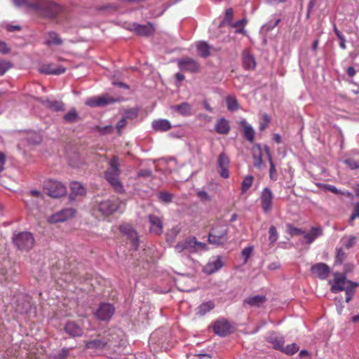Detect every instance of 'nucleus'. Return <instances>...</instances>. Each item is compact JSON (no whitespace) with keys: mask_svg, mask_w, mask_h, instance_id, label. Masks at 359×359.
I'll return each instance as SVG.
<instances>
[{"mask_svg":"<svg viewBox=\"0 0 359 359\" xmlns=\"http://www.w3.org/2000/svg\"><path fill=\"white\" fill-rule=\"evenodd\" d=\"M119 158L114 156L109 161V167L104 172V177L117 193L124 192V188L119 180L121 175Z\"/></svg>","mask_w":359,"mask_h":359,"instance_id":"f257e3e1","label":"nucleus"},{"mask_svg":"<svg viewBox=\"0 0 359 359\" xmlns=\"http://www.w3.org/2000/svg\"><path fill=\"white\" fill-rule=\"evenodd\" d=\"M28 7L39 11L48 18H55L62 11V8L58 4L48 0H39L28 4Z\"/></svg>","mask_w":359,"mask_h":359,"instance_id":"f03ea898","label":"nucleus"},{"mask_svg":"<svg viewBox=\"0 0 359 359\" xmlns=\"http://www.w3.org/2000/svg\"><path fill=\"white\" fill-rule=\"evenodd\" d=\"M229 228L222 224H217L211 228L208 241L210 244L216 246H223L229 240Z\"/></svg>","mask_w":359,"mask_h":359,"instance_id":"7ed1b4c3","label":"nucleus"},{"mask_svg":"<svg viewBox=\"0 0 359 359\" xmlns=\"http://www.w3.org/2000/svg\"><path fill=\"white\" fill-rule=\"evenodd\" d=\"M34 238L29 231H22L13 234V243L18 250L20 251H29L34 245Z\"/></svg>","mask_w":359,"mask_h":359,"instance_id":"20e7f679","label":"nucleus"},{"mask_svg":"<svg viewBox=\"0 0 359 359\" xmlns=\"http://www.w3.org/2000/svg\"><path fill=\"white\" fill-rule=\"evenodd\" d=\"M43 187L47 194L53 198H60L67 192L66 187L62 182L50 179L44 181Z\"/></svg>","mask_w":359,"mask_h":359,"instance_id":"39448f33","label":"nucleus"},{"mask_svg":"<svg viewBox=\"0 0 359 359\" xmlns=\"http://www.w3.org/2000/svg\"><path fill=\"white\" fill-rule=\"evenodd\" d=\"M121 202L118 199L104 200L97 204V210L104 217H109L116 212L120 208Z\"/></svg>","mask_w":359,"mask_h":359,"instance_id":"423d86ee","label":"nucleus"},{"mask_svg":"<svg viewBox=\"0 0 359 359\" xmlns=\"http://www.w3.org/2000/svg\"><path fill=\"white\" fill-rule=\"evenodd\" d=\"M273 194L269 187H264L260 194V205L264 214H269L273 209Z\"/></svg>","mask_w":359,"mask_h":359,"instance_id":"0eeeda50","label":"nucleus"},{"mask_svg":"<svg viewBox=\"0 0 359 359\" xmlns=\"http://www.w3.org/2000/svg\"><path fill=\"white\" fill-rule=\"evenodd\" d=\"M115 312L114 306L109 303H101L94 313L95 317L101 321L109 320Z\"/></svg>","mask_w":359,"mask_h":359,"instance_id":"6e6552de","label":"nucleus"},{"mask_svg":"<svg viewBox=\"0 0 359 359\" xmlns=\"http://www.w3.org/2000/svg\"><path fill=\"white\" fill-rule=\"evenodd\" d=\"M229 165L230 160L228 156L224 152L219 154L217 161V172L224 179H227L229 177Z\"/></svg>","mask_w":359,"mask_h":359,"instance_id":"1a4fd4ad","label":"nucleus"},{"mask_svg":"<svg viewBox=\"0 0 359 359\" xmlns=\"http://www.w3.org/2000/svg\"><path fill=\"white\" fill-rule=\"evenodd\" d=\"M76 210L74 208H65L51 215L48 218L50 223L63 222L74 216Z\"/></svg>","mask_w":359,"mask_h":359,"instance_id":"9d476101","label":"nucleus"},{"mask_svg":"<svg viewBox=\"0 0 359 359\" xmlns=\"http://www.w3.org/2000/svg\"><path fill=\"white\" fill-rule=\"evenodd\" d=\"M109 339L98 335L97 338L85 342V349L104 350L109 344Z\"/></svg>","mask_w":359,"mask_h":359,"instance_id":"9b49d317","label":"nucleus"},{"mask_svg":"<svg viewBox=\"0 0 359 359\" xmlns=\"http://www.w3.org/2000/svg\"><path fill=\"white\" fill-rule=\"evenodd\" d=\"M120 231L128 239L130 240L131 244L135 250H137L139 246V238L137 231L133 227L128 224H123L119 226Z\"/></svg>","mask_w":359,"mask_h":359,"instance_id":"f8f14e48","label":"nucleus"},{"mask_svg":"<svg viewBox=\"0 0 359 359\" xmlns=\"http://www.w3.org/2000/svg\"><path fill=\"white\" fill-rule=\"evenodd\" d=\"M215 334L220 337H226L232 332V327L226 319L216 320L212 325Z\"/></svg>","mask_w":359,"mask_h":359,"instance_id":"ddd939ff","label":"nucleus"},{"mask_svg":"<svg viewBox=\"0 0 359 359\" xmlns=\"http://www.w3.org/2000/svg\"><path fill=\"white\" fill-rule=\"evenodd\" d=\"M37 100L53 111L58 112L64 111L65 110V104L62 101L43 97H38Z\"/></svg>","mask_w":359,"mask_h":359,"instance_id":"4468645a","label":"nucleus"},{"mask_svg":"<svg viewBox=\"0 0 359 359\" xmlns=\"http://www.w3.org/2000/svg\"><path fill=\"white\" fill-rule=\"evenodd\" d=\"M311 272L313 275L319 278L320 279L325 280L330 273V269L327 264L320 262L315 264L311 266Z\"/></svg>","mask_w":359,"mask_h":359,"instance_id":"2eb2a0df","label":"nucleus"},{"mask_svg":"<svg viewBox=\"0 0 359 359\" xmlns=\"http://www.w3.org/2000/svg\"><path fill=\"white\" fill-rule=\"evenodd\" d=\"M178 66L182 71L192 73L198 72L200 69L199 64L191 58H185L178 62Z\"/></svg>","mask_w":359,"mask_h":359,"instance_id":"dca6fc26","label":"nucleus"},{"mask_svg":"<svg viewBox=\"0 0 359 359\" xmlns=\"http://www.w3.org/2000/svg\"><path fill=\"white\" fill-rule=\"evenodd\" d=\"M39 71L41 74L47 75H60L66 72V69L60 65H55L53 64H43Z\"/></svg>","mask_w":359,"mask_h":359,"instance_id":"f3484780","label":"nucleus"},{"mask_svg":"<svg viewBox=\"0 0 359 359\" xmlns=\"http://www.w3.org/2000/svg\"><path fill=\"white\" fill-rule=\"evenodd\" d=\"M266 341L271 344L273 348L281 351L285 344V338L276 332H271L266 337Z\"/></svg>","mask_w":359,"mask_h":359,"instance_id":"a211bd4d","label":"nucleus"},{"mask_svg":"<svg viewBox=\"0 0 359 359\" xmlns=\"http://www.w3.org/2000/svg\"><path fill=\"white\" fill-rule=\"evenodd\" d=\"M67 334L72 337H81L83 333V328L76 322L68 320L64 327Z\"/></svg>","mask_w":359,"mask_h":359,"instance_id":"6ab92c4d","label":"nucleus"},{"mask_svg":"<svg viewBox=\"0 0 359 359\" xmlns=\"http://www.w3.org/2000/svg\"><path fill=\"white\" fill-rule=\"evenodd\" d=\"M114 100L107 97H93L86 100V104L91 107H104L108 104L113 103Z\"/></svg>","mask_w":359,"mask_h":359,"instance_id":"aec40b11","label":"nucleus"},{"mask_svg":"<svg viewBox=\"0 0 359 359\" xmlns=\"http://www.w3.org/2000/svg\"><path fill=\"white\" fill-rule=\"evenodd\" d=\"M149 222L151 224L150 231L154 234L160 235L163 232V222L161 219L155 215H148Z\"/></svg>","mask_w":359,"mask_h":359,"instance_id":"412c9836","label":"nucleus"},{"mask_svg":"<svg viewBox=\"0 0 359 359\" xmlns=\"http://www.w3.org/2000/svg\"><path fill=\"white\" fill-rule=\"evenodd\" d=\"M133 30L140 36H149L152 35L155 31V28L151 23L147 25H140L134 23L133 25Z\"/></svg>","mask_w":359,"mask_h":359,"instance_id":"4be33fe9","label":"nucleus"},{"mask_svg":"<svg viewBox=\"0 0 359 359\" xmlns=\"http://www.w3.org/2000/svg\"><path fill=\"white\" fill-rule=\"evenodd\" d=\"M349 280H347L344 276L343 277H334V283L331 285L330 290L332 293H337L340 291H344L348 285Z\"/></svg>","mask_w":359,"mask_h":359,"instance_id":"5701e85b","label":"nucleus"},{"mask_svg":"<svg viewBox=\"0 0 359 359\" xmlns=\"http://www.w3.org/2000/svg\"><path fill=\"white\" fill-rule=\"evenodd\" d=\"M70 199H74L76 196H84L86 194V189L82 184L79 182H72L70 184Z\"/></svg>","mask_w":359,"mask_h":359,"instance_id":"b1692460","label":"nucleus"},{"mask_svg":"<svg viewBox=\"0 0 359 359\" xmlns=\"http://www.w3.org/2000/svg\"><path fill=\"white\" fill-rule=\"evenodd\" d=\"M170 108L173 111L177 112L183 116H189L192 114L191 106L187 102H182L180 104L172 105Z\"/></svg>","mask_w":359,"mask_h":359,"instance_id":"393cba45","label":"nucleus"},{"mask_svg":"<svg viewBox=\"0 0 359 359\" xmlns=\"http://www.w3.org/2000/svg\"><path fill=\"white\" fill-rule=\"evenodd\" d=\"M240 125L243 127V133L245 138L250 143L254 142L255 133L253 128L245 119L240 122Z\"/></svg>","mask_w":359,"mask_h":359,"instance_id":"a878e982","label":"nucleus"},{"mask_svg":"<svg viewBox=\"0 0 359 359\" xmlns=\"http://www.w3.org/2000/svg\"><path fill=\"white\" fill-rule=\"evenodd\" d=\"M243 65L246 70H252L255 68L256 62L254 56L245 50L242 55Z\"/></svg>","mask_w":359,"mask_h":359,"instance_id":"bb28decb","label":"nucleus"},{"mask_svg":"<svg viewBox=\"0 0 359 359\" xmlns=\"http://www.w3.org/2000/svg\"><path fill=\"white\" fill-rule=\"evenodd\" d=\"M253 165L261 168L263 165L262 152L260 144H257L252 151Z\"/></svg>","mask_w":359,"mask_h":359,"instance_id":"cd10ccee","label":"nucleus"},{"mask_svg":"<svg viewBox=\"0 0 359 359\" xmlns=\"http://www.w3.org/2000/svg\"><path fill=\"white\" fill-rule=\"evenodd\" d=\"M215 130L218 134L226 135L230 130V126L226 119L221 118L216 122Z\"/></svg>","mask_w":359,"mask_h":359,"instance_id":"c85d7f7f","label":"nucleus"},{"mask_svg":"<svg viewBox=\"0 0 359 359\" xmlns=\"http://www.w3.org/2000/svg\"><path fill=\"white\" fill-rule=\"evenodd\" d=\"M264 151L266 154L270 168H269V177L271 180L276 181L278 179V174L275 167V164L272 160V156L270 151V149L267 145L264 146Z\"/></svg>","mask_w":359,"mask_h":359,"instance_id":"c756f323","label":"nucleus"},{"mask_svg":"<svg viewBox=\"0 0 359 359\" xmlns=\"http://www.w3.org/2000/svg\"><path fill=\"white\" fill-rule=\"evenodd\" d=\"M266 301L264 295H255L249 297L244 300V304H247L251 306L259 307Z\"/></svg>","mask_w":359,"mask_h":359,"instance_id":"7c9ffc66","label":"nucleus"},{"mask_svg":"<svg viewBox=\"0 0 359 359\" xmlns=\"http://www.w3.org/2000/svg\"><path fill=\"white\" fill-rule=\"evenodd\" d=\"M210 46L205 41H199L196 44L197 53L203 58H206L210 55Z\"/></svg>","mask_w":359,"mask_h":359,"instance_id":"2f4dec72","label":"nucleus"},{"mask_svg":"<svg viewBox=\"0 0 359 359\" xmlns=\"http://www.w3.org/2000/svg\"><path fill=\"white\" fill-rule=\"evenodd\" d=\"M153 128L156 131H167L171 128V124L169 121L166 119H158L153 121Z\"/></svg>","mask_w":359,"mask_h":359,"instance_id":"473e14b6","label":"nucleus"},{"mask_svg":"<svg viewBox=\"0 0 359 359\" xmlns=\"http://www.w3.org/2000/svg\"><path fill=\"white\" fill-rule=\"evenodd\" d=\"M63 120L67 123H74L80 121V117L76 109L75 108H72L63 116Z\"/></svg>","mask_w":359,"mask_h":359,"instance_id":"72a5a7b5","label":"nucleus"},{"mask_svg":"<svg viewBox=\"0 0 359 359\" xmlns=\"http://www.w3.org/2000/svg\"><path fill=\"white\" fill-rule=\"evenodd\" d=\"M359 286V283L348 281V285L347 288L344 290L346 294V302H349L353 297L355 293V287Z\"/></svg>","mask_w":359,"mask_h":359,"instance_id":"f704fd0d","label":"nucleus"},{"mask_svg":"<svg viewBox=\"0 0 359 359\" xmlns=\"http://www.w3.org/2000/svg\"><path fill=\"white\" fill-rule=\"evenodd\" d=\"M214 307L215 304L212 301L203 302L198 306L196 313L199 316H204L208 312L213 309Z\"/></svg>","mask_w":359,"mask_h":359,"instance_id":"c9c22d12","label":"nucleus"},{"mask_svg":"<svg viewBox=\"0 0 359 359\" xmlns=\"http://www.w3.org/2000/svg\"><path fill=\"white\" fill-rule=\"evenodd\" d=\"M223 266V262L220 257H218L217 259L213 261L212 262H210L207 264L206 269L207 271L209 273H212L218 270H219Z\"/></svg>","mask_w":359,"mask_h":359,"instance_id":"e433bc0d","label":"nucleus"},{"mask_svg":"<svg viewBox=\"0 0 359 359\" xmlns=\"http://www.w3.org/2000/svg\"><path fill=\"white\" fill-rule=\"evenodd\" d=\"M48 38L46 43L48 46L56 45L60 46L62 43V40L60 38L59 35L55 32H48Z\"/></svg>","mask_w":359,"mask_h":359,"instance_id":"4c0bfd02","label":"nucleus"},{"mask_svg":"<svg viewBox=\"0 0 359 359\" xmlns=\"http://www.w3.org/2000/svg\"><path fill=\"white\" fill-rule=\"evenodd\" d=\"M226 107L229 111H235L239 109L238 100L235 96L229 95L226 97Z\"/></svg>","mask_w":359,"mask_h":359,"instance_id":"58836bf2","label":"nucleus"},{"mask_svg":"<svg viewBox=\"0 0 359 359\" xmlns=\"http://www.w3.org/2000/svg\"><path fill=\"white\" fill-rule=\"evenodd\" d=\"M299 346L296 343L287 345L285 347H283L280 352L287 355H292L299 351Z\"/></svg>","mask_w":359,"mask_h":359,"instance_id":"ea45409f","label":"nucleus"},{"mask_svg":"<svg viewBox=\"0 0 359 359\" xmlns=\"http://www.w3.org/2000/svg\"><path fill=\"white\" fill-rule=\"evenodd\" d=\"M254 177L252 175L246 176L241 183V192H246L252 186Z\"/></svg>","mask_w":359,"mask_h":359,"instance_id":"a19ab883","label":"nucleus"},{"mask_svg":"<svg viewBox=\"0 0 359 359\" xmlns=\"http://www.w3.org/2000/svg\"><path fill=\"white\" fill-rule=\"evenodd\" d=\"M185 243L187 246V250L189 252H194L197 250V243L195 237L185 239Z\"/></svg>","mask_w":359,"mask_h":359,"instance_id":"79ce46f5","label":"nucleus"},{"mask_svg":"<svg viewBox=\"0 0 359 359\" xmlns=\"http://www.w3.org/2000/svg\"><path fill=\"white\" fill-rule=\"evenodd\" d=\"M346 257V252L343 250L342 248H337L336 250V255H335V260H334V264H341L344 259Z\"/></svg>","mask_w":359,"mask_h":359,"instance_id":"37998d69","label":"nucleus"},{"mask_svg":"<svg viewBox=\"0 0 359 359\" xmlns=\"http://www.w3.org/2000/svg\"><path fill=\"white\" fill-rule=\"evenodd\" d=\"M158 199L165 203H169L173 198V195L168 191H160L158 194Z\"/></svg>","mask_w":359,"mask_h":359,"instance_id":"c03bdc74","label":"nucleus"},{"mask_svg":"<svg viewBox=\"0 0 359 359\" xmlns=\"http://www.w3.org/2000/svg\"><path fill=\"white\" fill-rule=\"evenodd\" d=\"M344 163L351 170L359 169V158H348L345 159Z\"/></svg>","mask_w":359,"mask_h":359,"instance_id":"a18cd8bd","label":"nucleus"},{"mask_svg":"<svg viewBox=\"0 0 359 359\" xmlns=\"http://www.w3.org/2000/svg\"><path fill=\"white\" fill-rule=\"evenodd\" d=\"M31 309V305L28 302L24 301L22 303V306L20 304H18L15 308V310L19 313H27Z\"/></svg>","mask_w":359,"mask_h":359,"instance_id":"49530a36","label":"nucleus"},{"mask_svg":"<svg viewBox=\"0 0 359 359\" xmlns=\"http://www.w3.org/2000/svg\"><path fill=\"white\" fill-rule=\"evenodd\" d=\"M356 218H359V202H356L353 204V210L349 217L348 224L353 225V222Z\"/></svg>","mask_w":359,"mask_h":359,"instance_id":"de8ad7c7","label":"nucleus"},{"mask_svg":"<svg viewBox=\"0 0 359 359\" xmlns=\"http://www.w3.org/2000/svg\"><path fill=\"white\" fill-rule=\"evenodd\" d=\"M269 241L271 244L274 243L278 238V234L276 228L274 226H271L269 229Z\"/></svg>","mask_w":359,"mask_h":359,"instance_id":"09e8293b","label":"nucleus"},{"mask_svg":"<svg viewBox=\"0 0 359 359\" xmlns=\"http://www.w3.org/2000/svg\"><path fill=\"white\" fill-rule=\"evenodd\" d=\"M287 229L288 233L292 236L302 235L305 233V231L304 230H302V229L294 227L291 224H287Z\"/></svg>","mask_w":359,"mask_h":359,"instance_id":"8fccbe9b","label":"nucleus"},{"mask_svg":"<svg viewBox=\"0 0 359 359\" xmlns=\"http://www.w3.org/2000/svg\"><path fill=\"white\" fill-rule=\"evenodd\" d=\"M139 110L137 108H131L124 112L123 116L127 119H135L137 117Z\"/></svg>","mask_w":359,"mask_h":359,"instance_id":"3c124183","label":"nucleus"},{"mask_svg":"<svg viewBox=\"0 0 359 359\" xmlns=\"http://www.w3.org/2000/svg\"><path fill=\"white\" fill-rule=\"evenodd\" d=\"M12 67L13 64L11 62L6 60H0V75H4Z\"/></svg>","mask_w":359,"mask_h":359,"instance_id":"603ef678","label":"nucleus"},{"mask_svg":"<svg viewBox=\"0 0 359 359\" xmlns=\"http://www.w3.org/2000/svg\"><path fill=\"white\" fill-rule=\"evenodd\" d=\"M252 251H253V246H248L246 248H245L242 252H241V255L243 256V257L244 258V263L246 264L248 261V259H250L252 253Z\"/></svg>","mask_w":359,"mask_h":359,"instance_id":"864d4df0","label":"nucleus"},{"mask_svg":"<svg viewBox=\"0 0 359 359\" xmlns=\"http://www.w3.org/2000/svg\"><path fill=\"white\" fill-rule=\"evenodd\" d=\"M233 9L232 8L227 9L226 11L224 19L222 23L227 22L229 24H231L232 23L231 21L233 20Z\"/></svg>","mask_w":359,"mask_h":359,"instance_id":"5fc2aeb1","label":"nucleus"},{"mask_svg":"<svg viewBox=\"0 0 359 359\" xmlns=\"http://www.w3.org/2000/svg\"><path fill=\"white\" fill-rule=\"evenodd\" d=\"M69 353V349L63 348L57 354L55 355V359H65Z\"/></svg>","mask_w":359,"mask_h":359,"instance_id":"6e6d98bb","label":"nucleus"},{"mask_svg":"<svg viewBox=\"0 0 359 359\" xmlns=\"http://www.w3.org/2000/svg\"><path fill=\"white\" fill-rule=\"evenodd\" d=\"M337 311L339 314H341L344 308L342 305V297H335L334 299Z\"/></svg>","mask_w":359,"mask_h":359,"instance_id":"4d7b16f0","label":"nucleus"},{"mask_svg":"<svg viewBox=\"0 0 359 359\" xmlns=\"http://www.w3.org/2000/svg\"><path fill=\"white\" fill-rule=\"evenodd\" d=\"M310 233L316 239L323 235V230L320 227H312Z\"/></svg>","mask_w":359,"mask_h":359,"instance_id":"13d9d810","label":"nucleus"},{"mask_svg":"<svg viewBox=\"0 0 359 359\" xmlns=\"http://www.w3.org/2000/svg\"><path fill=\"white\" fill-rule=\"evenodd\" d=\"M152 172L149 169H142L137 172L139 177L147 178L151 176Z\"/></svg>","mask_w":359,"mask_h":359,"instance_id":"bf43d9fd","label":"nucleus"},{"mask_svg":"<svg viewBox=\"0 0 359 359\" xmlns=\"http://www.w3.org/2000/svg\"><path fill=\"white\" fill-rule=\"evenodd\" d=\"M197 196L202 201L206 202L210 201V197L205 191H199L197 193Z\"/></svg>","mask_w":359,"mask_h":359,"instance_id":"052dcab7","label":"nucleus"},{"mask_svg":"<svg viewBox=\"0 0 359 359\" xmlns=\"http://www.w3.org/2000/svg\"><path fill=\"white\" fill-rule=\"evenodd\" d=\"M126 118L124 116H123V118L118 121L116 124V128L119 134H121V130L126 126Z\"/></svg>","mask_w":359,"mask_h":359,"instance_id":"680f3d73","label":"nucleus"},{"mask_svg":"<svg viewBox=\"0 0 359 359\" xmlns=\"http://www.w3.org/2000/svg\"><path fill=\"white\" fill-rule=\"evenodd\" d=\"M316 0H309L308 7H307V11L306 14V18L309 19L311 17V13L312 12V10L315 6Z\"/></svg>","mask_w":359,"mask_h":359,"instance_id":"e2e57ef3","label":"nucleus"},{"mask_svg":"<svg viewBox=\"0 0 359 359\" xmlns=\"http://www.w3.org/2000/svg\"><path fill=\"white\" fill-rule=\"evenodd\" d=\"M356 243V238L354 236H351L348 241L344 244V246L347 249H350L353 247Z\"/></svg>","mask_w":359,"mask_h":359,"instance_id":"0e129e2a","label":"nucleus"},{"mask_svg":"<svg viewBox=\"0 0 359 359\" xmlns=\"http://www.w3.org/2000/svg\"><path fill=\"white\" fill-rule=\"evenodd\" d=\"M175 249L177 252H182V251L187 250L185 240L177 243L175 246Z\"/></svg>","mask_w":359,"mask_h":359,"instance_id":"69168bd1","label":"nucleus"},{"mask_svg":"<svg viewBox=\"0 0 359 359\" xmlns=\"http://www.w3.org/2000/svg\"><path fill=\"white\" fill-rule=\"evenodd\" d=\"M247 22L248 21L246 19L243 18L239 20H237L235 22L231 23V26L232 27H236V28L242 27H244L247 24Z\"/></svg>","mask_w":359,"mask_h":359,"instance_id":"338daca9","label":"nucleus"},{"mask_svg":"<svg viewBox=\"0 0 359 359\" xmlns=\"http://www.w3.org/2000/svg\"><path fill=\"white\" fill-rule=\"evenodd\" d=\"M325 187L326 190L330 191H331L333 194H342L340 190H339L336 187H334L333 185L326 184L325 186Z\"/></svg>","mask_w":359,"mask_h":359,"instance_id":"774afa93","label":"nucleus"}]
</instances>
